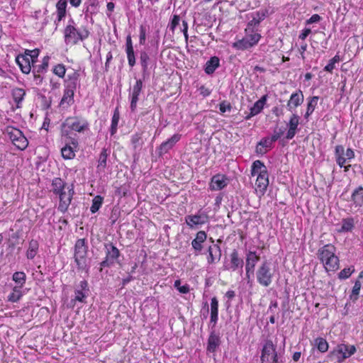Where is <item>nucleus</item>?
Returning <instances> with one entry per match:
<instances>
[{
    "mask_svg": "<svg viewBox=\"0 0 363 363\" xmlns=\"http://www.w3.org/2000/svg\"><path fill=\"white\" fill-rule=\"evenodd\" d=\"M89 122L84 118L79 116L68 117L61 124V136L62 138L71 140L74 146H78V141L72 137V131L84 133L89 129Z\"/></svg>",
    "mask_w": 363,
    "mask_h": 363,
    "instance_id": "f257e3e1",
    "label": "nucleus"
},
{
    "mask_svg": "<svg viewBox=\"0 0 363 363\" xmlns=\"http://www.w3.org/2000/svg\"><path fill=\"white\" fill-rule=\"evenodd\" d=\"M318 257L327 271L335 272L338 269L339 259L335 255V247L333 245H325L320 248Z\"/></svg>",
    "mask_w": 363,
    "mask_h": 363,
    "instance_id": "f03ea898",
    "label": "nucleus"
},
{
    "mask_svg": "<svg viewBox=\"0 0 363 363\" xmlns=\"http://www.w3.org/2000/svg\"><path fill=\"white\" fill-rule=\"evenodd\" d=\"M88 245L86 243L85 239H79L76 241L74 245V262L77 265L79 270L84 271L86 274L89 271V265L87 262Z\"/></svg>",
    "mask_w": 363,
    "mask_h": 363,
    "instance_id": "7ed1b4c3",
    "label": "nucleus"
},
{
    "mask_svg": "<svg viewBox=\"0 0 363 363\" xmlns=\"http://www.w3.org/2000/svg\"><path fill=\"white\" fill-rule=\"evenodd\" d=\"M89 36V31L84 29H77L74 26L72 19L69 21V24L65 28V40L67 44H76L82 41Z\"/></svg>",
    "mask_w": 363,
    "mask_h": 363,
    "instance_id": "20e7f679",
    "label": "nucleus"
},
{
    "mask_svg": "<svg viewBox=\"0 0 363 363\" xmlns=\"http://www.w3.org/2000/svg\"><path fill=\"white\" fill-rule=\"evenodd\" d=\"M274 271L271 268L270 262L264 261L257 268L256 278L257 282L262 286H269L273 280Z\"/></svg>",
    "mask_w": 363,
    "mask_h": 363,
    "instance_id": "39448f33",
    "label": "nucleus"
},
{
    "mask_svg": "<svg viewBox=\"0 0 363 363\" xmlns=\"http://www.w3.org/2000/svg\"><path fill=\"white\" fill-rule=\"evenodd\" d=\"M12 143L20 150H24L28 145V140L17 128L8 127L6 130Z\"/></svg>",
    "mask_w": 363,
    "mask_h": 363,
    "instance_id": "423d86ee",
    "label": "nucleus"
},
{
    "mask_svg": "<svg viewBox=\"0 0 363 363\" xmlns=\"http://www.w3.org/2000/svg\"><path fill=\"white\" fill-rule=\"evenodd\" d=\"M106 257L105 259L100 262L99 271L101 272L103 267H109L114 263L117 262V259L120 256L118 249L111 242L105 244Z\"/></svg>",
    "mask_w": 363,
    "mask_h": 363,
    "instance_id": "0eeeda50",
    "label": "nucleus"
},
{
    "mask_svg": "<svg viewBox=\"0 0 363 363\" xmlns=\"http://www.w3.org/2000/svg\"><path fill=\"white\" fill-rule=\"evenodd\" d=\"M261 38L259 33H252L245 35L241 40L233 43V47L237 50H245L257 44Z\"/></svg>",
    "mask_w": 363,
    "mask_h": 363,
    "instance_id": "6e6552de",
    "label": "nucleus"
},
{
    "mask_svg": "<svg viewBox=\"0 0 363 363\" xmlns=\"http://www.w3.org/2000/svg\"><path fill=\"white\" fill-rule=\"evenodd\" d=\"M356 352V347L354 345H347L345 344H339L331 352L336 356L338 362H343Z\"/></svg>",
    "mask_w": 363,
    "mask_h": 363,
    "instance_id": "1a4fd4ad",
    "label": "nucleus"
},
{
    "mask_svg": "<svg viewBox=\"0 0 363 363\" xmlns=\"http://www.w3.org/2000/svg\"><path fill=\"white\" fill-rule=\"evenodd\" d=\"M143 79H138L133 86L130 89L129 98L130 99V110L134 112L137 108V103L139 100V96L143 86Z\"/></svg>",
    "mask_w": 363,
    "mask_h": 363,
    "instance_id": "9d476101",
    "label": "nucleus"
},
{
    "mask_svg": "<svg viewBox=\"0 0 363 363\" xmlns=\"http://www.w3.org/2000/svg\"><path fill=\"white\" fill-rule=\"evenodd\" d=\"M67 193L62 194V196L59 197L60 203L58 210L63 213L67 211L74 194L73 184L67 186Z\"/></svg>",
    "mask_w": 363,
    "mask_h": 363,
    "instance_id": "9b49d317",
    "label": "nucleus"
},
{
    "mask_svg": "<svg viewBox=\"0 0 363 363\" xmlns=\"http://www.w3.org/2000/svg\"><path fill=\"white\" fill-rule=\"evenodd\" d=\"M89 295L88 283L86 281H80L79 286L74 291V298L72 301L85 302V299Z\"/></svg>",
    "mask_w": 363,
    "mask_h": 363,
    "instance_id": "f8f14e48",
    "label": "nucleus"
},
{
    "mask_svg": "<svg viewBox=\"0 0 363 363\" xmlns=\"http://www.w3.org/2000/svg\"><path fill=\"white\" fill-rule=\"evenodd\" d=\"M221 343L220 337L218 333H216L215 329H212L208 339L207 352L213 353L215 352L217 348Z\"/></svg>",
    "mask_w": 363,
    "mask_h": 363,
    "instance_id": "ddd939ff",
    "label": "nucleus"
},
{
    "mask_svg": "<svg viewBox=\"0 0 363 363\" xmlns=\"http://www.w3.org/2000/svg\"><path fill=\"white\" fill-rule=\"evenodd\" d=\"M65 145L61 149L62 156L65 160H71L75 157V152L78 146H74L71 140L63 138Z\"/></svg>",
    "mask_w": 363,
    "mask_h": 363,
    "instance_id": "4468645a",
    "label": "nucleus"
},
{
    "mask_svg": "<svg viewBox=\"0 0 363 363\" xmlns=\"http://www.w3.org/2000/svg\"><path fill=\"white\" fill-rule=\"evenodd\" d=\"M181 139V135L174 134L167 140L163 142L159 147V154L160 155L167 153L171 150L175 144Z\"/></svg>",
    "mask_w": 363,
    "mask_h": 363,
    "instance_id": "2eb2a0df",
    "label": "nucleus"
},
{
    "mask_svg": "<svg viewBox=\"0 0 363 363\" xmlns=\"http://www.w3.org/2000/svg\"><path fill=\"white\" fill-rule=\"evenodd\" d=\"M16 62L19 66L21 70L24 74H29L32 67V62L30 58L25 54H20L16 57Z\"/></svg>",
    "mask_w": 363,
    "mask_h": 363,
    "instance_id": "dca6fc26",
    "label": "nucleus"
},
{
    "mask_svg": "<svg viewBox=\"0 0 363 363\" xmlns=\"http://www.w3.org/2000/svg\"><path fill=\"white\" fill-rule=\"evenodd\" d=\"M303 94L301 90L293 93L291 95L290 99L287 103V108L289 111H292L294 108L298 107L303 102Z\"/></svg>",
    "mask_w": 363,
    "mask_h": 363,
    "instance_id": "f3484780",
    "label": "nucleus"
},
{
    "mask_svg": "<svg viewBox=\"0 0 363 363\" xmlns=\"http://www.w3.org/2000/svg\"><path fill=\"white\" fill-rule=\"evenodd\" d=\"M206 238L207 235L204 231L201 230L196 233V238L191 242V245L196 252V255L201 252L203 249L202 244L206 241Z\"/></svg>",
    "mask_w": 363,
    "mask_h": 363,
    "instance_id": "a211bd4d",
    "label": "nucleus"
},
{
    "mask_svg": "<svg viewBox=\"0 0 363 363\" xmlns=\"http://www.w3.org/2000/svg\"><path fill=\"white\" fill-rule=\"evenodd\" d=\"M208 256L207 261L208 264H213L218 262L221 257V250L218 245H213L208 248Z\"/></svg>",
    "mask_w": 363,
    "mask_h": 363,
    "instance_id": "6ab92c4d",
    "label": "nucleus"
},
{
    "mask_svg": "<svg viewBox=\"0 0 363 363\" xmlns=\"http://www.w3.org/2000/svg\"><path fill=\"white\" fill-rule=\"evenodd\" d=\"M299 124V117L296 114H293L287 124L289 130L287 131L286 138L288 140L292 139L296 133L298 125Z\"/></svg>",
    "mask_w": 363,
    "mask_h": 363,
    "instance_id": "aec40b11",
    "label": "nucleus"
},
{
    "mask_svg": "<svg viewBox=\"0 0 363 363\" xmlns=\"http://www.w3.org/2000/svg\"><path fill=\"white\" fill-rule=\"evenodd\" d=\"M267 96L264 95L260 99L257 101L252 107L250 108V113L245 116L246 120L250 119L252 116L259 113L264 108V106L267 101Z\"/></svg>",
    "mask_w": 363,
    "mask_h": 363,
    "instance_id": "412c9836",
    "label": "nucleus"
},
{
    "mask_svg": "<svg viewBox=\"0 0 363 363\" xmlns=\"http://www.w3.org/2000/svg\"><path fill=\"white\" fill-rule=\"evenodd\" d=\"M262 173V174L257 176L255 182L256 191H259L262 195L264 194L269 185L268 172Z\"/></svg>",
    "mask_w": 363,
    "mask_h": 363,
    "instance_id": "4be33fe9",
    "label": "nucleus"
},
{
    "mask_svg": "<svg viewBox=\"0 0 363 363\" xmlns=\"http://www.w3.org/2000/svg\"><path fill=\"white\" fill-rule=\"evenodd\" d=\"M268 15L267 9H261L251 14L252 19L248 23V26L255 27L259 26Z\"/></svg>",
    "mask_w": 363,
    "mask_h": 363,
    "instance_id": "5701e85b",
    "label": "nucleus"
},
{
    "mask_svg": "<svg viewBox=\"0 0 363 363\" xmlns=\"http://www.w3.org/2000/svg\"><path fill=\"white\" fill-rule=\"evenodd\" d=\"M230 264L226 267L227 269H231L235 271L238 268H242L243 260L239 257L238 252L236 250H233L230 255Z\"/></svg>",
    "mask_w": 363,
    "mask_h": 363,
    "instance_id": "b1692460",
    "label": "nucleus"
},
{
    "mask_svg": "<svg viewBox=\"0 0 363 363\" xmlns=\"http://www.w3.org/2000/svg\"><path fill=\"white\" fill-rule=\"evenodd\" d=\"M227 185V179L224 175L216 174L211 179V188L213 190H220Z\"/></svg>",
    "mask_w": 363,
    "mask_h": 363,
    "instance_id": "393cba45",
    "label": "nucleus"
},
{
    "mask_svg": "<svg viewBox=\"0 0 363 363\" xmlns=\"http://www.w3.org/2000/svg\"><path fill=\"white\" fill-rule=\"evenodd\" d=\"M259 259V256L257 255L255 252H248L246 255L245 270L255 271V265Z\"/></svg>",
    "mask_w": 363,
    "mask_h": 363,
    "instance_id": "a878e982",
    "label": "nucleus"
},
{
    "mask_svg": "<svg viewBox=\"0 0 363 363\" xmlns=\"http://www.w3.org/2000/svg\"><path fill=\"white\" fill-rule=\"evenodd\" d=\"M67 6V0H58L56 4V13H57V18L55 21V23L57 24L60 22L66 16V8Z\"/></svg>",
    "mask_w": 363,
    "mask_h": 363,
    "instance_id": "bb28decb",
    "label": "nucleus"
},
{
    "mask_svg": "<svg viewBox=\"0 0 363 363\" xmlns=\"http://www.w3.org/2000/svg\"><path fill=\"white\" fill-rule=\"evenodd\" d=\"M274 353H277L276 352V347L273 344V342L271 340L266 341L265 344L263 346L262 350V355H261V361L264 362L266 359L267 356H269L270 354L274 355Z\"/></svg>",
    "mask_w": 363,
    "mask_h": 363,
    "instance_id": "cd10ccee",
    "label": "nucleus"
},
{
    "mask_svg": "<svg viewBox=\"0 0 363 363\" xmlns=\"http://www.w3.org/2000/svg\"><path fill=\"white\" fill-rule=\"evenodd\" d=\"M206 216L202 215L187 216L186 217V223L190 227L201 225L206 223Z\"/></svg>",
    "mask_w": 363,
    "mask_h": 363,
    "instance_id": "c85d7f7f",
    "label": "nucleus"
},
{
    "mask_svg": "<svg viewBox=\"0 0 363 363\" xmlns=\"http://www.w3.org/2000/svg\"><path fill=\"white\" fill-rule=\"evenodd\" d=\"M220 65V60L218 57H211L205 65V72L208 74H213Z\"/></svg>",
    "mask_w": 363,
    "mask_h": 363,
    "instance_id": "c756f323",
    "label": "nucleus"
},
{
    "mask_svg": "<svg viewBox=\"0 0 363 363\" xmlns=\"http://www.w3.org/2000/svg\"><path fill=\"white\" fill-rule=\"evenodd\" d=\"M150 60V57L148 54L143 51L140 52V61L143 69V78L145 79L149 76L148 72V62Z\"/></svg>",
    "mask_w": 363,
    "mask_h": 363,
    "instance_id": "7c9ffc66",
    "label": "nucleus"
},
{
    "mask_svg": "<svg viewBox=\"0 0 363 363\" xmlns=\"http://www.w3.org/2000/svg\"><path fill=\"white\" fill-rule=\"evenodd\" d=\"M262 172H267V169L264 163L260 160H255L252 165L251 174L255 176L262 174Z\"/></svg>",
    "mask_w": 363,
    "mask_h": 363,
    "instance_id": "2f4dec72",
    "label": "nucleus"
},
{
    "mask_svg": "<svg viewBox=\"0 0 363 363\" xmlns=\"http://www.w3.org/2000/svg\"><path fill=\"white\" fill-rule=\"evenodd\" d=\"M74 89H72L69 87L66 88L64 92V95L61 99L60 105H70L74 101Z\"/></svg>",
    "mask_w": 363,
    "mask_h": 363,
    "instance_id": "473e14b6",
    "label": "nucleus"
},
{
    "mask_svg": "<svg viewBox=\"0 0 363 363\" xmlns=\"http://www.w3.org/2000/svg\"><path fill=\"white\" fill-rule=\"evenodd\" d=\"M345 154V149L342 145H337L335 147V155L336 157V162L340 167H343L346 162L345 157H343Z\"/></svg>",
    "mask_w": 363,
    "mask_h": 363,
    "instance_id": "72a5a7b5",
    "label": "nucleus"
},
{
    "mask_svg": "<svg viewBox=\"0 0 363 363\" xmlns=\"http://www.w3.org/2000/svg\"><path fill=\"white\" fill-rule=\"evenodd\" d=\"M38 242L35 240H31L29 242V246L26 252V257L29 259H33L38 250Z\"/></svg>",
    "mask_w": 363,
    "mask_h": 363,
    "instance_id": "f704fd0d",
    "label": "nucleus"
},
{
    "mask_svg": "<svg viewBox=\"0 0 363 363\" xmlns=\"http://www.w3.org/2000/svg\"><path fill=\"white\" fill-rule=\"evenodd\" d=\"M352 199L357 206H362L363 205V188L362 186H359L353 191Z\"/></svg>",
    "mask_w": 363,
    "mask_h": 363,
    "instance_id": "c9c22d12",
    "label": "nucleus"
},
{
    "mask_svg": "<svg viewBox=\"0 0 363 363\" xmlns=\"http://www.w3.org/2000/svg\"><path fill=\"white\" fill-rule=\"evenodd\" d=\"M108 153L106 149L104 148L99 155L98 160L97 170L99 172H104L106 167V162L108 157Z\"/></svg>",
    "mask_w": 363,
    "mask_h": 363,
    "instance_id": "e433bc0d",
    "label": "nucleus"
},
{
    "mask_svg": "<svg viewBox=\"0 0 363 363\" xmlns=\"http://www.w3.org/2000/svg\"><path fill=\"white\" fill-rule=\"evenodd\" d=\"M79 77L78 72H73L72 74H69L67 86L75 90L79 84Z\"/></svg>",
    "mask_w": 363,
    "mask_h": 363,
    "instance_id": "4c0bfd02",
    "label": "nucleus"
},
{
    "mask_svg": "<svg viewBox=\"0 0 363 363\" xmlns=\"http://www.w3.org/2000/svg\"><path fill=\"white\" fill-rule=\"evenodd\" d=\"M65 185H67L65 182H64L61 178L56 177L52 182L51 191L53 194H57L60 190H62V188L65 187Z\"/></svg>",
    "mask_w": 363,
    "mask_h": 363,
    "instance_id": "58836bf2",
    "label": "nucleus"
},
{
    "mask_svg": "<svg viewBox=\"0 0 363 363\" xmlns=\"http://www.w3.org/2000/svg\"><path fill=\"white\" fill-rule=\"evenodd\" d=\"M319 99L318 96H313L309 99V101L307 105V110L305 114V118H307L309 116L312 114L314 111L315 106L318 104V101Z\"/></svg>",
    "mask_w": 363,
    "mask_h": 363,
    "instance_id": "ea45409f",
    "label": "nucleus"
},
{
    "mask_svg": "<svg viewBox=\"0 0 363 363\" xmlns=\"http://www.w3.org/2000/svg\"><path fill=\"white\" fill-rule=\"evenodd\" d=\"M25 94L26 91L23 89L15 88L12 90V96L13 100L17 104L18 106V104L23 101Z\"/></svg>",
    "mask_w": 363,
    "mask_h": 363,
    "instance_id": "a19ab883",
    "label": "nucleus"
},
{
    "mask_svg": "<svg viewBox=\"0 0 363 363\" xmlns=\"http://www.w3.org/2000/svg\"><path fill=\"white\" fill-rule=\"evenodd\" d=\"M354 228V219L352 218H344L342 220V226L340 232L351 231Z\"/></svg>",
    "mask_w": 363,
    "mask_h": 363,
    "instance_id": "79ce46f5",
    "label": "nucleus"
},
{
    "mask_svg": "<svg viewBox=\"0 0 363 363\" xmlns=\"http://www.w3.org/2000/svg\"><path fill=\"white\" fill-rule=\"evenodd\" d=\"M273 142L269 138H264L262 139L257 144L256 147V151L259 153H264V152L262 150V147H270L272 145Z\"/></svg>",
    "mask_w": 363,
    "mask_h": 363,
    "instance_id": "37998d69",
    "label": "nucleus"
},
{
    "mask_svg": "<svg viewBox=\"0 0 363 363\" xmlns=\"http://www.w3.org/2000/svg\"><path fill=\"white\" fill-rule=\"evenodd\" d=\"M103 197L101 196H95L92 200V204L90 208V211L92 213H94L99 211L103 203Z\"/></svg>",
    "mask_w": 363,
    "mask_h": 363,
    "instance_id": "c03bdc74",
    "label": "nucleus"
},
{
    "mask_svg": "<svg viewBox=\"0 0 363 363\" xmlns=\"http://www.w3.org/2000/svg\"><path fill=\"white\" fill-rule=\"evenodd\" d=\"M315 345L320 352H325L328 350V344L323 337H318L315 340Z\"/></svg>",
    "mask_w": 363,
    "mask_h": 363,
    "instance_id": "a18cd8bd",
    "label": "nucleus"
},
{
    "mask_svg": "<svg viewBox=\"0 0 363 363\" xmlns=\"http://www.w3.org/2000/svg\"><path fill=\"white\" fill-rule=\"evenodd\" d=\"M26 276L23 272H16L13 274V280L21 287L26 282Z\"/></svg>",
    "mask_w": 363,
    "mask_h": 363,
    "instance_id": "49530a36",
    "label": "nucleus"
},
{
    "mask_svg": "<svg viewBox=\"0 0 363 363\" xmlns=\"http://www.w3.org/2000/svg\"><path fill=\"white\" fill-rule=\"evenodd\" d=\"M119 121V113L117 111H116L113 113L111 120V134L113 135L116 133L117 130V126Z\"/></svg>",
    "mask_w": 363,
    "mask_h": 363,
    "instance_id": "de8ad7c7",
    "label": "nucleus"
},
{
    "mask_svg": "<svg viewBox=\"0 0 363 363\" xmlns=\"http://www.w3.org/2000/svg\"><path fill=\"white\" fill-rule=\"evenodd\" d=\"M25 55L30 58V60L32 62V66H33V65L37 62L38 57L39 55V50L38 49L33 50H26L25 51Z\"/></svg>",
    "mask_w": 363,
    "mask_h": 363,
    "instance_id": "09e8293b",
    "label": "nucleus"
},
{
    "mask_svg": "<svg viewBox=\"0 0 363 363\" xmlns=\"http://www.w3.org/2000/svg\"><path fill=\"white\" fill-rule=\"evenodd\" d=\"M48 62H49V57L46 56L43 58V62L41 65H33V68L35 67V71H37L38 73L45 72L48 67Z\"/></svg>",
    "mask_w": 363,
    "mask_h": 363,
    "instance_id": "8fccbe9b",
    "label": "nucleus"
},
{
    "mask_svg": "<svg viewBox=\"0 0 363 363\" xmlns=\"http://www.w3.org/2000/svg\"><path fill=\"white\" fill-rule=\"evenodd\" d=\"M131 143L134 149H137L142 146V137L140 133H135L132 136Z\"/></svg>",
    "mask_w": 363,
    "mask_h": 363,
    "instance_id": "3c124183",
    "label": "nucleus"
},
{
    "mask_svg": "<svg viewBox=\"0 0 363 363\" xmlns=\"http://www.w3.org/2000/svg\"><path fill=\"white\" fill-rule=\"evenodd\" d=\"M211 315L218 316V301L216 297L211 298Z\"/></svg>",
    "mask_w": 363,
    "mask_h": 363,
    "instance_id": "603ef678",
    "label": "nucleus"
},
{
    "mask_svg": "<svg viewBox=\"0 0 363 363\" xmlns=\"http://www.w3.org/2000/svg\"><path fill=\"white\" fill-rule=\"evenodd\" d=\"M21 296L22 294L20 289L18 287H14L13 292L11 293L9 296V300L12 302H16L21 298Z\"/></svg>",
    "mask_w": 363,
    "mask_h": 363,
    "instance_id": "864d4df0",
    "label": "nucleus"
},
{
    "mask_svg": "<svg viewBox=\"0 0 363 363\" xmlns=\"http://www.w3.org/2000/svg\"><path fill=\"white\" fill-rule=\"evenodd\" d=\"M128 65L133 67L135 65V57L133 48L125 49Z\"/></svg>",
    "mask_w": 363,
    "mask_h": 363,
    "instance_id": "5fc2aeb1",
    "label": "nucleus"
},
{
    "mask_svg": "<svg viewBox=\"0 0 363 363\" xmlns=\"http://www.w3.org/2000/svg\"><path fill=\"white\" fill-rule=\"evenodd\" d=\"M361 289V283L359 281H356L354 283V285L352 288V294H351V298L354 301L357 299L359 291Z\"/></svg>",
    "mask_w": 363,
    "mask_h": 363,
    "instance_id": "6e6d98bb",
    "label": "nucleus"
},
{
    "mask_svg": "<svg viewBox=\"0 0 363 363\" xmlns=\"http://www.w3.org/2000/svg\"><path fill=\"white\" fill-rule=\"evenodd\" d=\"M98 8H99V6H92V5H87L86 10L84 11L85 16L86 18H88V17L91 18L92 15L98 13V11H99Z\"/></svg>",
    "mask_w": 363,
    "mask_h": 363,
    "instance_id": "4d7b16f0",
    "label": "nucleus"
},
{
    "mask_svg": "<svg viewBox=\"0 0 363 363\" xmlns=\"http://www.w3.org/2000/svg\"><path fill=\"white\" fill-rule=\"evenodd\" d=\"M65 67L62 64L57 65L53 69V72L60 77H63L65 76Z\"/></svg>",
    "mask_w": 363,
    "mask_h": 363,
    "instance_id": "13d9d810",
    "label": "nucleus"
},
{
    "mask_svg": "<svg viewBox=\"0 0 363 363\" xmlns=\"http://www.w3.org/2000/svg\"><path fill=\"white\" fill-rule=\"evenodd\" d=\"M174 287L182 294H186L189 291V286L187 284L181 286V281L176 280L174 284Z\"/></svg>",
    "mask_w": 363,
    "mask_h": 363,
    "instance_id": "bf43d9fd",
    "label": "nucleus"
},
{
    "mask_svg": "<svg viewBox=\"0 0 363 363\" xmlns=\"http://www.w3.org/2000/svg\"><path fill=\"white\" fill-rule=\"evenodd\" d=\"M352 273V271L350 268H345L342 270L340 271V272L338 274V277L340 279H347L351 276Z\"/></svg>",
    "mask_w": 363,
    "mask_h": 363,
    "instance_id": "052dcab7",
    "label": "nucleus"
},
{
    "mask_svg": "<svg viewBox=\"0 0 363 363\" xmlns=\"http://www.w3.org/2000/svg\"><path fill=\"white\" fill-rule=\"evenodd\" d=\"M179 21L180 17L178 15H174L169 25V28L172 32L175 30L177 26L179 25Z\"/></svg>",
    "mask_w": 363,
    "mask_h": 363,
    "instance_id": "680f3d73",
    "label": "nucleus"
},
{
    "mask_svg": "<svg viewBox=\"0 0 363 363\" xmlns=\"http://www.w3.org/2000/svg\"><path fill=\"white\" fill-rule=\"evenodd\" d=\"M231 105L226 101H223L219 105V110L221 113H225L227 111L231 110Z\"/></svg>",
    "mask_w": 363,
    "mask_h": 363,
    "instance_id": "e2e57ef3",
    "label": "nucleus"
},
{
    "mask_svg": "<svg viewBox=\"0 0 363 363\" xmlns=\"http://www.w3.org/2000/svg\"><path fill=\"white\" fill-rule=\"evenodd\" d=\"M321 19V17L318 14H313L307 21V24H311L313 23L319 22Z\"/></svg>",
    "mask_w": 363,
    "mask_h": 363,
    "instance_id": "0e129e2a",
    "label": "nucleus"
},
{
    "mask_svg": "<svg viewBox=\"0 0 363 363\" xmlns=\"http://www.w3.org/2000/svg\"><path fill=\"white\" fill-rule=\"evenodd\" d=\"M311 33V30L310 28H305L299 35V38L301 40H305Z\"/></svg>",
    "mask_w": 363,
    "mask_h": 363,
    "instance_id": "69168bd1",
    "label": "nucleus"
},
{
    "mask_svg": "<svg viewBox=\"0 0 363 363\" xmlns=\"http://www.w3.org/2000/svg\"><path fill=\"white\" fill-rule=\"evenodd\" d=\"M345 156H346V157H345L346 161L347 160H350L354 158V151L352 149L347 148V150H346V152H345Z\"/></svg>",
    "mask_w": 363,
    "mask_h": 363,
    "instance_id": "338daca9",
    "label": "nucleus"
},
{
    "mask_svg": "<svg viewBox=\"0 0 363 363\" xmlns=\"http://www.w3.org/2000/svg\"><path fill=\"white\" fill-rule=\"evenodd\" d=\"M335 68V63L330 60L329 63L325 67L324 70L328 72H332Z\"/></svg>",
    "mask_w": 363,
    "mask_h": 363,
    "instance_id": "774afa93",
    "label": "nucleus"
}]
</instances>
